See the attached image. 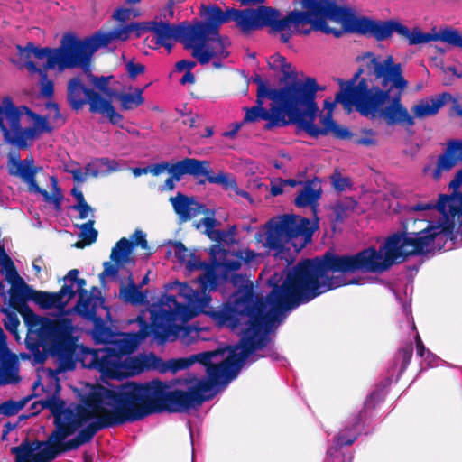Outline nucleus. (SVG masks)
Instances as JSON below:
<instances>
[{
    "label": "nucleus",
    "mask_w": 462,
    "mask_h": 462,
    "mask_svg": "<svg viewBox=\"0 0 462 462\" xmlns=\"http://www.w3.org/2000/svg\"><path fill=\"white\" fill-rule=\"evenodd\" d=\"M231 282L239 289L218 310L208 316L219 328H227L242 335L238 344L216 351L203 352L205 358L192 362L206 367L207 377L190 381L189 391L172 390L173 382L152 380L127 382L113 389L97 388L95 395L113 406L108 416L114 426L134 422L162 411L181 412L210 400L218 385L226 386L251 357L283 358L274 351L269 334L286 318V312L307 303L319 295L338 288L341 278L325 273L315 259L299 262L269 281L272 291L263 301L254 293L253 283L241 274H234Z\"/></svg>",
    "instance_id": "obj_1"
},
{
    "label": "nucleus",
    "mask_w": 462,
    "mask_h": 462,
    "mask_svg": "<svg viewBox=\"0 0 462 462\" xmlns=\"http://www.w3.org/2000/svg\"><path fill=\"white\" fill-rule=\"evenodd\" d=\"M462 185V169L457 172L449 183L453 189L450 195L441 194L436 205L432 203H418L411 207V210L426 212L438 211L442 219L438 223L429 221L426 228L420 232L395 233L390 236L379 250L374 247L366 248L354 255H337L327 252L323 257L314 258L329 278H341L344 283H359L356 280H349L346 274L357 271L365 273H383L393 264L402 263L409 255H420L444 249L447 241L455 237V217L462 234V192L457 190Z\"/></svg>",
    "instance_id": "obj_2"
},
{
    "label": "nucleus",
    "mask_w": 462,
    "mask_h": 462,
    "mask_svg": "<svg viewBox=\"0 0 462 462\" xmlns=\"http://www.w3.org/2000/svg\"><path fill=\"white\" fill-rule=\"evenodd\" d=\"M319 89L316 79L310 77L295 79L280 88L262 85L256 105L245 108L244 123L264 120L267 130L292 123L312 137L332 134L338 139H349L351 132L333 120L335 103L328 99L324 101L325 113L320 116L321 127L315 125L319 113L316 96Z\"/></svg>",
    "instance_id": "obj_3"
},
{
    "label": "nucleus",
    "mask_w": 462,
    "mask_h": 462,
    "mask_svg": "<svg viewBox=\"0 0 462 462\" xmlns=\"http://www.w3.org/2000/svg\"><path fill=\"white\" fill-rule=\"evenodd\" d=\"M358 60L383 89L365 79L358 83L353 79L340 82L341 91L336 95L333 103L342 104L348 111L354 106L362 116L383 118L389 125L413 126L415 120L401 101L409 84L403 77L402 65L394 62L391 55L382 58L373 52H366Z\"/></svg>",
    "instance_id": "obj_4"
},
{
    "label": "nucleus",
    "mask_w": 462,
    "mask_h": 462,
    "mask_svg": "<svg viewBox=\"0 0 462 462\" xmlns=\"http://www.w3.org/2000/svg\"><path fill=\"white\" fill-rule=\"evenodd\" d=\"M242 263L238 255L225 258L223 262L206 263L205 272L198 278L200 290L193 289L188 283L174 282L170 289L179 288V296L185 300L180 303L174 296L163 294L157 302L149 306L152 315L154 332L161 341H175L187 333L184 324L200 313L214 310L209 308L211 291L227 279L229 273L238 271ZM225 303L219 306L220 309Z\"/></svg>",
    "instance_id": "obj_5"
},
{
    "label": "nucleus",
    "mask_w": 462,
    "mask_h": 462,
    "mask_svg": "<svg viewBox=\"0 0 462 462\" xmlns=\"http://www.w3.org/2000/svg\"><path fill=\"white\" fill-rule=\"evenodd\" d=\"M300 14L297 34L309 35L314 31L338 38L344 32H351L384 41L396 33L410 45L436 42L438 38V32H422L419 27L410 30L398 20L378 21L360 15L356 9L345 5V0H317L309 15Z\"/></svg>",
    "instance_id": "obj_6"
},
{
    "label": "nucleus",
    "mask_w": 462,
    "mask_h": 462,
    "mask_svg": "<svg viewBox=\"0 0 462 462\" xmlns=\"http://www.w3.org/2000/svg\"><path fill=\"white\" fill-rule=\"evenodd\" d=\"M47 405L53 413L55 430L47 441H25L13 448L16 462H50L89 442L97 431L114 426L108 414L95 417L80 406L64 410L57 400H50Z\"/></svg>",
    "instance_id": "obj_7"
},
{
    "label": "nucleus",
    "mask_w": 462,
    "mask_h": 462,
    "mask_svg": "<svg viewBox=\"0 0 462 462\" xmlns=\"http://www.w3.org/2000/svg\"><path fill=\"white\" fill-rule=\"evenodd\" d=\"M201 15L205 22L190 25L194 38L201 35H217L221 24L234 21L236 27L245 34L268 27L270 33H280V40L288 43L294 33H298L299 16L297 12L286 15L273 7L259 6L237 10L228 8L223 12L217 5H202Z\"/></svg>",
    "instance_id": "obj_8"
},
{
    "label": "nucleus",
    "mask_w": 462,
    "mask_h": 462,
    "mask_svg": "<svg viewBox=\"0 0 462 462\" xmlns=\"http://www.w3.org/2000/svg\"><path fill=\"white\" fill-rule=\"evenodd\" d=\"M28 328L26 343L29 348L40 345L50 346L53 356L59 361L60 369L70 371L76 367V344L72 337L73 326L69 319H51L41 317L26 309L23 313Z\"/></svg>",
    "instance_id": "obj_9"
},
{
    "label": "nucleus",
    "mask_w": 462,
    "mask_h": 462,
    "mask_svg": "<svg viewBox=\"0 0 462 462\" xmlns=\"http://www.w3.org/2000/svg\"><path fill=\"white\" fill-rule=\"evenodd\" d=\"M151 324L148 325L144 318L138 317L137 321L141 328L136 333H124L111 342V346L100 349H85L81 352L80 361L84 367L98 371L103 379H122V358L133 353L139 345L151 334L158 344L161 341L154 332L152 315L150 310Z\"/></svg>",
    "instance_id": "obj_10"
},
{
    "label": "nucleus",
    "mask_w": 462,
    "mask_h": 462,
    "mask_svg": "<svg viewBox=\"0 0 462 462\" xmlns=\"http://www.w3.org/2000/svg\"><path fill=\"white\" fill-rule=\"evenodd\" d=\"M319 227L317 217L313 220L295 215H282L269 220L263 230L257 234L263 245L280 254L289 243L299 252L311 241L313 233Z\"/></svg>",
    "instance_id": "obj_11"
},
{
    "label": "nucleus",
    "mask_w": 462,
    "mask_h": 462,
    "mask_svg": "<svg viewBox=\"0 0 462 462\" xmlns=\"http://www.w3.org/2000/svg\"><path fill=\"white\" fill-rule=\"evenodd\" d=\"M17 48L21 58L24 60H29L31 57L38 60L46 59V63L42 69H51L62 72L67 69L79 67L85 71L79 40L73 35H65L59 48L36 47L32 42H28L25 47L17 46Z\"/></svg>",
    "instance_id": "obj_12"
},
{
    "label": "nucleus",
    "mask_w": 462,
    "mask_h": 462,
    "mask_svg": "<svg viewBox=\"0 0 462 462\" xmlns=\"http://www.w3.org/2000/svg\"><path fill=\"white\" fill-rule=\"evenodd\" d=\"M68 101L74 110H79L85 104L89 105V111L108 118L111 124L118 125L123 116L116 112L110 99L102 97V94L87 88L79 78H74L68 83Z\"/></svg>",
    "instance_id": "obj_13"
},
{
    "label": "nucleus",
    "mask_w": 462,
    "mask_h": 462,
    "mask_svg": "<svg viewBox=\"0 0 462 462\" xmlns=\"http://www.w3.org/2000/svg\"><path fill=\"white\" fill-rule=\"evenodd\" d=\"M206 354L191 355L189 357L171 359L164 363L154 354H139L133 356H124L122 358V378L134 376L148 370H158L162 373L171 371L173 373L189 368L192 362L205 358Z\"/></svg>",
    "instance_id": "obj_14"
},
{
    "label": "nucleus",
    "mask_w": 462,
    "mask_h": 462,
    "mask_svg": "<svg viewBox=\"0 0 462 462\" xmlns=\"http://www.w3.org/2000/svg\"><path fill=\"white\" fill-rule=\"evenodd\" d=\"M133 32L139 37L143 32V23H131L109 32L99 31L83 41L79 40L85 71L89 69L92 55L98 49L106 47L114 41H126Z\"/></svg>",
    "instance_id": "obj_15"
},
{
    "label": "nucleus",
    "mask_w": 462,
    "mask_h": 462,
    "mask_svg": "<svg viewBox=\"0 0 462 462\" xmlns=\"http://www.w3.org/2000/svg\"><path fill=\"white\" fill-rule=\"evenodd\" d=\"M151 32L155 36L157 46L165 47L171 52L174 42L180 40L185 48L189 49L191 41L195 38L190 25H173L166 22L150 21L143 23V32Z\"/></svg>",
    "instance_id": "obj_16"
},
{
    "label": "nucleus",
    "mask_w": 462,
    "mask_h": 462,
    "mask_svg": "<svg viewBox=\"0 0 462 462\" xmlns=\"http://www.w3.org/2000/svg\"><path fill=\"white\" fill-rule=\"evenodd\" d=\"M230 42L226 37L217 35H201L191 41L189 49L192 56L202 65L208 64L212 59H226L229 55Z\"/></svg>",
    "instance_id": "obj_17"
},
{
    "label": "nucleus",
    "mask_w": 462,
    "mask_h": 462,
    "mask_svg": "<svg viewBox=\"0 0 462 462\" xmlns=\"http://www.w3.org/2000/svg\"><path fill=\"white\" fill-rule=\"evenodd\" d=\"M97 388L106 389V387H104L102 385L88 384L86 386V388L84 389V392L81 394V403L80 404H70L68 407H66L65 402L63 401H61L60 399L56 398L54 396L51 397V398H47L45 401L41 402L40 403H38L37 402H34L32 404V408L37 409V411H32V414L38 413V411H40V409L37 408L38 405L41 406V409L47 408L50 411H51L47 405V402L50 400H57V401L61 402L63 403L64 410H67L72 406H80L83 409H86V411H88V412H90L95 417L101 416L102 414H108L113 411L114 408L112 405H110L106 402L103 401V398L97 397L95 395V393H96L95 391ZM51 412H52V411H51ZM51 414L53 415V413H51Z\"/></svg>",
    "instance_id": "obj_18"
},
{
    "label": "nucleus",
    "mask_w": 462,
    "mask_h": 462,
    "mask_svg": "<svg viewBox=\"0 0 462 462\" xmlns=\"http://www.w3.org/2000/svg\"><path fill=\"white\" fill-rule=\"evenodd\" d=\"M97 388L106 389V387H104L102 385L88 384L86 386V388L84 389V392L81 394V403L80 404H70L68 407H66L65 402L63 401H61L60 399L56 398L54 396L51 397V398H47L45 401L41 402L40 403H38L37 402H34L32 404V408L37 409V411H32V414L38 413V411H40V409L37 408L38 405L41 406V409L47 408L50 411H51L47 405V402L50 400H57V401L61 402L63 403L64 410H67L72 406H80L83 409H86V411H88V412H90L95 417L101 416L102 414H108L113 411L114 408L112 405H110L106 402L103 401V398L97 397L95 395V393H96L95 391ZM51 412H52V411H51ZM51 414L53 415V413H51Z\"/></svg>",
    "instance_id": "obj_19"
},
{
    "label": "nucleus",
    "mask_w": 462,
    "mask_h": 462,
    "mask_svg": "<svg viewBox=\"0 0 462 462\" xmlns=\"http://www.w3.org/2000/svg\"><path fill=\"white\" fill-rule=\"evenodd\" d=\"M97 388L106 389V387H104L102 385L88 384L86 386V388L84 389V392L81 394V403L80 404H70L68 407H66L65 402L63 401H61L60 399L56 398L54 396L51 397V398H47L45 401L41 402L40 403H38L37 402H34L32 404V408L37 409V411H32V414L38 413V411H40V409L37 408L38 405L41 406V409L47 408L50 411H51L47 405V402L50 400H57V401L61 402L63 403L64 410H67L72 406H80L83 409H86V411H88V412H90L95 417L101 416L102 414H108L113 411L114 408L112 405H110L106 402L103 401V398L97 397L95 395V393H96L95 391ZM51 412H52V411H51ZM51 414L53 415V413H51Z\"/></svg>",
    "instance_id": "obj_20"
},
{
    "label": "nucleus",
    "mask_w": 462,
    "mask_h": 462,
    "mask_svg": "<svg viewBox=\"0 0 462 462\" xmlns=\"http://www.w3.org/2000/svg\"><path fill=\"white\" fill-rule=\"evenodd\" d=\"M19 361L7 346V338L0 329V386L19 382Z\"/></svg>",
    "instance_id": "obj_21"
},
{
    "label": "nucleus",
    "mask_w": 462,
    "mask_h": 462,
    "mask_svg": "<svg viewBox=\"0 0 462 462\" xmlns=\"http://www.w3.org/2000/svg\"><path fill=\"white\" fill-rule=\"evenodd\" d=\"M42 170L34 165L33 158L21 160L19 155L10 154L8 160V171L11 175L19 177L28 186L30 192L39 191L40 187L36 182V174Z\"/></svg>",
    "instance_id": "obj_22"
},
{
    "label": "nucleus",
    "mask_w": 462,
    "mask_h": 462,
    "mask_svg": "<svg viewBox=\"0 0 462 462\" xmlns=\"http://www.w3.org/2000/svg\"><path fill=\"white\" fill-rule=\"evenodd\" d=\"M361 414H356L351 419V425L345 426L337 434L334 444L327 451V462H341V457L337 455L338 450L343 446L351 445L355 442L359 432V423Z\"/></svg>",
    "instance_id": "obj_23"
},
{
    "label": "nucleus",
    "mask_w": 462,
    "mask_h": 462,
    "mask_svg": "<svg viewBox=\"0 0 462 462\" xmlns=\"http://www.w3.org/2000/svg\"><path fill=\"white\" fill-rule=\"evenodd\" d=\"M135 246H141L143 249H146L148 246L146 236L140 229L135 230L131 236V241L123 237L116 244L111 252V260L117 263H129L132 251Z\"/></svg>",
    "instance_id": "obj_24"
},
{
    "label": "nucleus",
    "mask_w": 462,
    "mask_h": 462,
    "mask_svg": "<svg viewBox=\"0 0 462 462\" xmlns=\"http://www.w3.org/2000/svg\"><path fill=\"white\" fill-rule=\"evenodd\" d=\"M199 162L197 159L186 158L176 163H170L162 162L149 166L150 173L158 176L164 171H168L171 175H174L177 180H180L181 177L185 174H197L199 173Z\"/></svg>",
    "instance_id": "obj_25"
},
{
    "label": "nucleus",
    "mask_w": 462,
    "mask_h": 462,
    "mask_svg": "<svg viewBox=\"0 0 462 462\" xmlns=\"http://www.w3.org/2000/svg\"><path fill=\"white\" fill-rule=\"evenodd\" d=\"M73 285H64L59 292L34 291L33 301L42 309H63L74 297Z\"/></svg>",
    "instance_id": "obj_26"
},
{
    "label": "nucleus",
    "mask_w": 462,
    "mask_h": 462,
    "mask_svg": "<svg viewBox=\"0 0 462 462\" xmlns=\"http://www.w3.org/2000/svg\"><path fill=\"white\" fill-rule=\"evenodd\" d=\"M167 255L174 256L177 262L186 266L189 272L203 270L206 263L202 262L194 253L190 252L181 242H169Z\"/></svg>",
    "instance_id": "obj_27"
},
{
    "label": "nucleus",
    "mask_w": 462,
    "mask_h": 462,
    "mask_svg": "<svg viewBox=\"0 0 462 462\" xmlns=\"http://www.w3.org/2000/svg\"><path fill=\"white\" fill-rule=\"evenodd\" d=\"M24 116H28L33 119V126L23 128L22 137L20 139L22 141L21 149L28 148L42 134L50 133L52 130L45 116L36 115L32 111H31V113H24Z\"/></svg>",
    "instance_id": "obj_28"
},
{
    "label": "nucleus",
    "mask_w": 462,
    "mask_h": 462,
    "mask_svg": "<svg viewBox=\"0 0 462 462\" xmlns=\"http://www.w3.org/2000/svg\"><path fill=\"white\" fill-rule=\"evenodd\" d=\"M450 97L451 96L449 94L443 93L435 98L432 97L420 100L411 108V112L413 114L412 117L414 119H423L435 116Z\"/></svg>",
    "instance_id": "obj_29"
},
{
    "label": "nucleus",
    "mask_w": 462,
    "mask_h": 462,
    "mask_svg": "<svg viewBox=\"0 0 462 462\" xmlns=\"http://www.w3.org/2000/svg\"><path fill=\"white\" fill-rule=\"evenodd\" d=\"M170 201L181 221H188L200 212V205L193 199L178 193L171 197Z\"/></svg>",
    "instance_id": "obj_30"
},
{
    "label": "nucleus",
    "mask_w": 462,
    "mask_h": 462,
    "mask_svg": "<svg viewBox=\"0 0 462 462\" xmlns=\"http://www.w3.org/2000/svg\"><path fill=\"white\" fill-rule=\"evenodd\" d=\"M11 288L8 291L9 305L14 309H20L24 306L27 301L32 300L34 290L30 287L22 278L17 282L10 283Z\"/></svg>",
    "instance_id": "obj_31"
},
{
    "label": "nucleus",
    "mask_w": 462,
    "mask_h": 462,
    "mask_svg": "<svg viewBox=\"0 0 462 462\" xmlns=\"http://www.w3.org/2000/svg\"><path fill=\"white\" fill-rule=\"evenodd\" d=\"M198 162H199V172L197 174H190L191 176H205L207 180L210 183L221 185L226 189H236V181L230 174L223 171L217 174H213L209 169V162L208 161L198 160Z\"/></svg>",
    "instance_id": "obj_32"
},
{
    "label": "nucleus",
    "mask_w": 462,
    "mask_h": 462,
    "mask_svg": "<svg viewBox=\"0 0 462 462\" xmlns=\"http://www.w3.org/2000/svg\"><path fill=\"white\" fill-rule=\"evenodd\" d=\"M462 150V141L454 140L448 143L447 151L439 156L434 176L439 178L441 171L452 169L457 161V153Z\"/></svg>",
    "instance_id": "obj_33"
},
{
    "label": "nucleus",
    "mask_w": 462,
    "mask_h": 462,
    "mask_svg": "<svg viewBox=\"0 0 462 462\" xmlns=\"http://www.w3.org/2000/svg\"><path fill=\"white\" fill-rule=\"evenodd\" d=\"M25 67L28 71L33 75L38 74L40 77V93L42 97L51 98L54 94L53 81L48 79L47 70L50 69H39L32 61L27 60Z\"/></svg>",
    "instance_id": "obj_34"
},
{
    "label": "nucleus",
    "mask_w": 462,
    "mask_h": 462,
    "mask_svg": "<svg viewBox=\"0 0 462 462\" xmlns=\"http://www.w3.org/2000/svg\"><path fill=\"white\" fill-rule=\"evenodd\" d=\"M119 295L125 302L134 305L143 304L147 299L146 292L141 291L131 277L127 285L121 286Z\"/></svg>",
    "instance_id": "obj_35"
},
{
    "label": "nucleus",
    "mask_w": 462,
    "mask_h": 462,
    "mask_svg": "<svg viewBox=\"0 0 462 462\" xmlns=\"http://www.w3.org/2000/svg\"><path fill=\"white\" fill-rule=\"evenodd\" d=\"M320 190L314 189L310 182H308L296 197L294 202L299 208L311 207L316 213L317 203L320 198Z\"/></svg>",
    "instance_id": "obj_36"
},
{
    "label": "nucleus",
    "mask_w": 462,
    "mask_h": 462,
    "mask_svg": "<svg viewBox=\"0 0 462 462\" xmlns=\"http://www.w3.org/2000/svg\"><path fill=\"white\" fill-rule=\"evenodd\" d=\"M0 273L9 282H14L22 279L16 271L13 260L6 254L4 245L0 242Z\"/></svg>",
    "instance_id": "obj_37"
},
{
    "label": "nucleus",
    "mask_w": 462,
    "mask_h": 462,
    "mask_svg": "<svg viewBox=\"0 0 462 462\" xmlns=\"http://www.w3.org/2000/svg\"><path fill=\"white\" fill-rule=\"evenodd\" d=\"M98 299L89 297L86 290L79 291L77 312L84 318L92 319L96 315Z\"/></svg>",
    "instance_id": "obj_38"
},
{
    "label": "nucleus",
    "mask_w": 462,
    "mask_h": 462,
    "mask_svg": "<svg viewBox=\"0 0 462 462\" xmlns=\"http://www.w3.org/2000/svg\"><path fill=\"white\" fill-rule=\"evenodd\" d=\"M95 164L93 171H91L92 176H97L98 174H107L114 171H119L125 168V163L122 161L111 160L109 158H100L91 162Z\"/></svg>",
    "instance_id": "obj_39"
},
{
    "label": "nucleus",
    "mask_w": 462,
    "mask_h": 462,
    "mask_svg": "<svg viewBox=\"0 0 462 462\" xmlns=\"http://www.w3.org/2000/svg\"><path fill=\"white\" fill-rule=\"evenodd\" d=\"M143 88H135L133 93L115 94L123 110H133L144 102Z\"/></svg>",
    "instance_id": "obj_40"
},
{
    "label": "nucleus",
    "mask_w": 462,
    "mask_h": 462,
    "mask_svg": "<svg viewBox=\"0 0 462 462\" xmlns=\"http://www.w3.org/2000/svg\"><path fill=\"white\" fill-rule=\"evenodd\" d=\"M437 41L446 42L454 47H459L462 50V33L457 29L451 27L439 29Z\"/></svg>",
    "instance_id": "obj_41"
},
{
    "label": "nucleus",
    "mask_w": 462,
    "mask_h": 462,
    "mask_svg": "<svg viewBox=\"0 0 462 462\" xmlns=\"http://www.w3.org/2000/svg\"><path fill=\"white\" fill-rule=\"evenodd\" d=\"M32 400V396L24 397L18 402L7 401L0 405V412L5 416L17 414Z\"/></svg>",
    "instance_id": "obj_42"
},
{
    "label": "nucleus",
    "mask_w": 462,
    "mask_h": 462,
    "mask_svg": "<svg viewBox=\"0 0 462 462\" xmlns=\"http://www.w3.org/2000/svg\"><path fill=\"white\" fill-rule=\"evenodd\" d=\"M95 164L88 163L85 171H83L79 165L76 163H69L65 166V171L71 174L74 180L78 182H84L87 179L88 175H91V171H93Z\"/></svg>",
    "instance_id": "obj_43"
},
{
    "label": "nucleus",
    "mask_w": 462,
    "mask_h": 462,
    "mask_svg": "<svg viewBox=\"0 0 462 462\" xmlns=\"http://www.w3.org/2000/svg\"><path fill=\"white\" fill-rule=\"evenodd\" d=\"M417 355L420 356L428 366L438 365L439 358L424 346L419 334L415 336Z\"/></svg>",
    "instance_id": "obj_44"
},
{
    "label": "nucleus",
    "mask_w": 462,
    "mask_h": 462,
    "mask_svg": "<svg viewBox=\"0 0 462 462\" xmlns=\"http://www.w3.org/2000/svg\"><path fill=\"white\" fill-rule=\"evenodd\" d=\"M1 312L5 314L6 318L4 320L5 328L14 336L18 337L17 330L20 325V320L15 312L10 311L7 309L2 308L0 310Z\"/></svg>",
    "instance_id": "obj_45"
},
{
    "label": "nucleus",
    "mask_w": 462,
    "mask_h": 462,
    "mask_svg": "<svg viewBox=\"0 0 462 462\" xmlns=\"http://www.w3.org/2000/svg\"><path fill=\"white\" fill-rule=\"evenodd\" d=\"M268 65L272 69L281 70L285 75H287L291 69V64L279 53H275L268 59Z\"/></svg>",
    "instance_id": "obj_46"
},
{
    "label": "nucleus",
    "mask_w": 462,
    "mask_h": 462,
    "mask_svg": "<svg viewBox=\"0 0 462 462\" xmlns=\"http://www.w3.org/2000/svg\"><path fill=\"white\" fill-rule=\"evenodd\" d=\"M110 77H93L92 82L97 88L102 92V97L112 101V96L115 94L108 88Z\"/></svg>",
    "instance_id": "obj_47"
},
{
    "label": "nucleus",
    "mask_w": 462,
    "mask_h": 462,
    "mask_svg": "<svg viewBox=\"0 0 462 462\" xmlns=\"http://www.w3.org/2000/svg\"><path fill=\"white\" fill-rule=\"evenodd\" d=\"M32 193L41 194L47 203L52 204L56 210H60L61 207L62 194L61 192H52L51 195L45 189L40 188L39 191Z\"/></svg>",
    "instance_id": "obj_48"
},
{
    "label": "nucleus",
    "mask_w": 462,
    "mask_h": 462,
    "mask_svg": "<svg viewBox=\"0 0 462 462\" xmlns=\"http://www.w3.org/2000/svg\"><path fill=\"white\" fill-rule=\"evenodd\" d=\"M239 1L244 5H248V4H259V3H262L263 0H239ZM294 1L299 3L303 10H301V11L293 10L292 12L305 13V14H309L311 11L314 10L315 4H316L317 0H294Z\"/></svg>",
    "instance_id": "obj_49"
},
{
    "label": "nucleus",
    "mask_w": 462,
    "mask_h": 462,
    "mask_svg": "<svg viewBox=\"0 0 462 462\" xmlns=\"http://www.w3.org/2000/svg\"><path fill=\"white\" fill-rule=\"evenodd\" d=\"M94 223L95 221L93 219H88L87 223L80 226V236L87 240L88 244L95 242L97 237V232L93 228Z\"/></svg>",
    "instance_id": "obj_50"
},
{
    "label": "nucleus",
    "mask_w": 462,
    "mask_h": 462,
    "mask_svg": "<svg viewBox=\"0 0 462 462\" xmlns=\"http://www.w3.org/2000/svg\"><path fill=\"white\" fill-rule=\"evenodd\" d=\"M114 262L115 263H111L108 262H106L104 263V271L99 274V278L102 282L106 278L116 279L117 277L119 266L123 265L124 263H117L116 261Z\"/></svg>",
    "instance_id": "obj_51"
},
{
    "label": "nucleus",
    "mask_w": 462,
    "mask_h": 462,
    "mask_svg": "<svg viewBox=\"0 0 462 462\" xmlns=\"http://www.w3.org/2000/svg\"><path fill=\"white\" fill-rule=\"evenodd\" d=\"M376 133L372 129L362 131V136L356 140V143L364 146H374L377 143L375 139Z\"/></svg>",
    "instance_id": "obj_52"
},
{
    "label": "nucleus",
    "mask_w": 462,
    "mask_h": 462,
    "mask_svg": "<svg viewBox=\"0 0 462 462\" xmlns=\"http://www.w3.org/2000/svg\"><path fill=\"white\" fill-rule=\"evenodd\" d=\"M139 15V12L130 7H120L117 8L114 14L113 18L118 22H125L131 16L136 17Z\"/></svg>",
    "instance_id": "obj_53"
},
{
    "label": "nucleus",
    "mask_w": 462,
    "mask_h": 462,
    "mask_svg": "<svg viewBox=\"0 0 462 462\" xmlns=\"http://www.w3.org/2000/svg\"><path fill=\"white\" fill-rule=\"evenodd\" d=\"M71 208L79 212L80 219L88 218L89 216L91 217L90 219H93V208L87 202L75 204L71 207Z\"/></svg>",
    "instance_id": "obj_54"
},
{
    "label": "nucleus",
    "mask_w": 462,
    "mask_h": 462,
    "mask_svg": "<svg viewBox=\"0 0 462 462\" xmlns=\"http://www.w3.org/2000/svg\"><path fill=\"white\" fill-rule=\"evenodd\" d=\"M79 271L77 269L70 270L67 276L65 277V282H71L70 285L74 286V282L77 285V289L79 291L84 290L83 287L86 285V281L84 279L78 278ZM65 285H68L67 283Z\"/></svg>",
    "instance_id": "obj_55"
},
{
    "label": "nucleus",
    "mask_w": 462,
    "mask_h": 462,
    "mask_svg": "<svg viewBox=\"0 0 462 462\" xmlns=\"http://www.w3.org/2000/svg\"><path fill=\"white\" fill-rule=\"evenodd\" d=\"M125 69L131 79H135L138 75L144 72L145 67L140 63L128 61L125 64Z\"/></svg>",
    "instance_id": "obj_56"
},
{
    "label": "nucleus",
    "mask_w": 462,
    "mask_h": 462,
    "mask_svg": "<svg viewBox=\"0 0 462 462\" xmlns=\"http://www.w3.org/2000/svg\"><path fill=\"white\" fill-rule=\"evenodd\" d=\"M333 185L337 190H345L350 185V180L347 178H344L340 173H335L332 176Z\"/></svg>",
    "instance_id": "obj_57"
},
{
    "label": "nucleus",
    "mask_w": 462,
    "mask_h": 462,
    "mask_svg": "<svg viewBox=\"0 0 462 462\" xmlns=\"http://www.w3.org/2000/svg\"><path fill=\"white\" fill-rule=\"evenodd\" d=\"M284 182L282 179H274L271 181L270 192L273 196L281 195L283 191Z\"/></svg>",
    "instance_id": "obj_58"
},
{
    "label": "nucleus",
    "mask_w": 462,
    "mask_h": 462,
    "mask_svg": "<svg viewBox=\"0 0 462 462\" xmlns=\"http://www.w3.org/2000/svg\"><path fill=\"white\" fill-rule=\"evenodd\" d=\"M236 226H232L229 231H222L217 230L215 232V239L218 242H227V237L231 236V238L235 236Z\"/></svg>",
    "instance_id": "obj_59"
},
{
    "label": "nucleus",
    "mask_w": 462,
    "mask_h": 462,
    "mask_svg": "<svg viewBox=\"0 0 462 462\" xmlns=\"http://www.w3.org/2000/svg\"><path fill=\"white\" fill-rule=\"evenodd\" d=\"M196 66V63L192 60H182L176 63V70L179 72L181 71H191V69Z\"/></svg>",
    "instance_id": "obj_60"
},
{
    "label": "nucleus",
    "mask_w": 462,
    "mask_h": 462,
    "mask_svg": "<svg viewBox=\"0 0 462 462\" xmlns=\"http://www.w3.org/2000/svg\"><path fill=\"white\" fill-rule=\"evenodd\" d=\"M401 355L402 356V371L405 369V367L408 365V364L411 361V356H412V347L411 346H408L405 348H403L401 352Z\"/></svg>",
    "instance_id": "obj_61"
},
{
    "label": "nucleus",
    "mask_w": 462,
    "mask_h": 462,
    "mask_svg": "<svg viewBox=\"0 0 462 462\" xmlns=\"http://www.w3.org/2000/svg\"><path fill=\"white\" fill-rule=\"evenodd\" d=\"M237 255L241 261L244 260L248 263L254 260L257 254L252 250L245 249L241 250Z\"/></svg>",
    "instance_id": "obj_62"
},
{
    "label": "nucleus",
    "mask_w": 462,
    "mask_h": 462,
    "mask_svg": "<svg viewBox=\"0 0 462 462\" xmlns=\"http://www.w3.org/2000/svg\"><path fill=\"white\" fill-rule=\"evenodd\" d=\"M243 123H236L230 126V129L223 133V136L234 138L238 131L241 129Z\"/></svg>",
    "instance_id": "obj_63"
},
{
    "label": "nucleus",
    "mask_w": 462,
    "mask_h": 462,
    "mask_svg": "<svg viewBox=\"0 0 462 462\" xmlns=\"http://www.w3.org/2000/svg\"><path fill=\"white\" fill-rule=\"evenodd\" d=\"M95 337L101 341H107L109 337V330L105 328H96Z\"/></svg>",
    "instance_id": "obj_64"
}]
</instances>
